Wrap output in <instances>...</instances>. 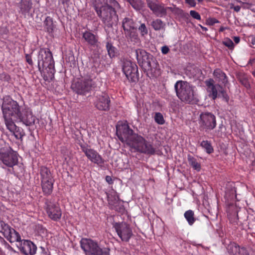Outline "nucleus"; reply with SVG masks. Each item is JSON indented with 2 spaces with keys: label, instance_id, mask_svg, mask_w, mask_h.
<instances>
[{
  "label": "nucleus",
  "instance_id": "0e129e2a",
  "mask_svg": "<svg viewBox=\"0 0 255 255\" xmlns=\"http://www.w3.org/2000/svg\"><path fill=\"white\" fill-rule=\"evenodd\" d=\"M253 74L255 77V70L253 72Z\"/></svg>",
  "mask_w": 255,
  "mask_h": 255
},
{
  "label": "nucleus",
  "instance_id": "69168bd1",
  "mask_svg": "<svg viewBox=\"0 0 255 255\" xmlns=\"http://www.w3.org/2000/svg\"><path fill=\"white\" fill-rule=\"evenodd\" d=\"M198 1V2H201L202 1H203L204 0H197Z\"/></svg>",
  "mask_w": 255,
  "mask_h": 255
},
{
  "label": "nucleus",
  "instance_id": "20e7f679",
  "mask_svg": "<svg viewBox=\"0 0 255 255\" xmlns=\"http://www.w3.org/2000/svg\"><path fill=\"white\" fill-rule=\"evenodd\" d=\"M128 144L141 153L153 154L155 151V148L151 144L146 141L142 136L137 134L133 135V138H131Z\"/></svg>",
  "mask_w": 255,
  "mask_h": 255
},
{
  "label": "nucleus",
  "instance_id": "f704fd0d",
  "mask_svg": "<svg viewBox=\"0 0 255 255\" xmlns=\"http://www.w3.org/2000/svg\"><path fill=\"white\" fill-rule=\"evenodd\" d=\"M11 228L9 225L5 224L3 221H0V232L5 237L6 235H8V233H10Z\"/></svg>",
  "mask_w": 255,
  "mask_h": 255
},
{
  "label": "nucleus",
  "instance_id": "a19ab883",
  "mask_svg": "<svg viewBox=\"0 0 255 255\" xmlns=\"http://www.w3.org/2000/svg\"><path fill=\"white\" fill-rule=\"evenodd\" d=\"M201 146L205 149L208 153H211L213 151V148L211 144L208 140H203L201 143Z\"/></svg>",
  "mask_w": 255,
  "mask_h": 255
},
{
  "label": "nucleus",
  "instance_id": "bf43d9fd",
  "mask_svg": "<svg viewBox=\"0 0 255 255\" xmlns=\"http://www.w3.org/2000/svg\"><path fill=\"white\" fill-rule=\"evenodd\" d=\"M252 44H255V37H254L252 40Z\"/></svg>",
  "mask_w": 255,
  "mask_h": 255
},
{
  "label": "nucleus",
  "instance_id": "79ce46f5",
  "mask_svg": "<svg viewBox=\"0 0 255 255\" xmlns=\"http://www.w3.org/2000/svg\"><path fill=\"white\" fill-rule=\"evenodd\" d=\"M106 47L110 57H114L116 55V48L110 42H107Z\"/></svg>",
  "mask_w": 255,
  "mask_h": 255
},
{
  "label": "nucleus",
  "instance_id": "13d9d810",
  "mask_svg": "<svg viewBox=\"0 0 255 255\" xmlns=\"http://www.w3.org/2000/svg\"><path fill=\"white\" fill-rule=\"evenodd\" d=\"M225 27H220L219 31H224L225 30Z\"/></svg>",
  "mask_w": 255,
  "mask_h": 255
},
{
  "label": "nucleus",
  "instance_id": "f257e3e1",
  "mask_svg": "<svg viewBox=\"0 0 255 255\" xmlns=\"http://www.w3.org/2000/svg\"><path fill=\"white\" fill-rule=\"evenodd\" d=\"M1 109L6 128L12 130L14 128L13 120L21 116L19 104L10 97H5L3 98Z\"/></svg>",
  "mask_w": 255,
  "mask_h": 255
},
{
  "label": "nucleus",
  "instance_id": "9d476101",
  "mask_svg": "<svg viewBox=\"0 0 255 255\" xmlns=\"http://www.w3.org/2000/svg\"><path fill=\"white\" fill-rule=\"evenodd\" d=\"M200 130H212L216 126L215 116L211 113H203L200 115L199 120Z\"/></svg>",
  "mask_w": 255,
  "mask_h": 255
},
{
  "label": "nucleus",
  "instance_id": "a211bd4d",
  "mask_svg": "<svg viewBox=\"0 0 255 255\" xmlns=\"http://www.w3.org/2000/svg\"><path fill=\"white\" fill-rule=\"evenodd\" d=\"M17 246L25 255H34L36 254L37 247L30 241L22 240Z\"/></svg>",
  "mask_w": 255,
  "mask_h": 255
},
{
  "label": "nucleus",
  "instance_id": "423d86ee",
  "mask_svg": "<svg viewBox=\"0 0 255 255\" xmlns=\"http://www.w3.org/2000/svg\"><path fill=\"white\" fill-rule=\"evenodd\" d=\"M0 158L4 164L12 167L18 162L16 152L11 150L3 141H0Z\"/></svg>",
  "mask_w": 255,
  "mask_h": 255
},
{
  "label": "nucleus",
  "instance_id": "ddd939ff",
  "mask_svg": "<svg viewBox=\"0 0 255 255\" xmlns=\"http://www.w3.org/2000/svg\"><path fill=\"white\" fill-rule=\"evenodd\" d=\"M95 82L90 78H84L77 82L73 86L76 89L77 93L84 94L92 90L94 87Z\"/></svg>",
  "mask_w": 255,
  "mask_h": 255
},
{
  "label": "nucleus",
  "instance_id": "ea45409f",
  "mask_svg": "<svg viewBox=\"0 0 255 255\" xmlns=\"http://www.w3.org/2000/svg\"><path fill=\"white\" fill-rule=\"evenodd\" d=\"M128 1L136 10H139L143 6V3L141 0H128Z\"/></svg>",
  "mask_w": 255,
  "mask_h": 255
},
{
  "label": "nucleus",
  "instance_id": "72a5a7b5",
  "mask_svg": "<svg viewBox=\"0 0 255 255\" xmlns=\"http://www.w3.org/2000/svg\"><path fill=\"white\" fill-rule=\"evenodd\" d=\"M184 216L189 225L191 226L194 223L195 218L194 217V213L193 211L189 210L186 211Z\"/></svg>",
  "mask_w": 255,
  "mask_h": 255
},
{
  "label": "nucleus",
  "instance_id": "f03ea898",
  "mask_svg": "<svg viewBox=\"0 0 255 255\" xmlns=\"http://www.w3.org/2000/svg\"><path fill=\"white\" fill-rule=\"evenodd\" d=\"M38 67L39 70L45 68L48 76H45L46 81L52 80L54 78L55 69L51 52L44 48L40 49L38 55Z\"/></svg>",
  "mask_w": 255,
  "mask_h": 255
},
{
  "label": "nucleus",
  "instance_id": "b1692460",
  "mask_svg": "<svg viewBox=\"0 0 255 255\" xmlns=\"http://www.w3.org/2000/svg\"><path fill=\"white\" fill-rule=\"evenodd\" d=\"M5 238L10 243L18 242V244L22 241L19 233L13 229L11 230L10 233H8V235H6Z\"/></svg>",
  "mask_w": 255,
  "mask_h": 255
},
{
  "label": "nucleus",
  "instance_id": "a878e982",
  "mask_svg": "<svg viewBox=\"0 0 255 255\" xmlns=\"http://www.w3.org/2000/svg\"><path fill=\"white\" fill-rule=\"evenodd\" d=\"M122 26L124 30L127 31V32L132 31V30L134 29L133 21L130 18H125L123 20Z\"/></svg>",
  "mask_w": 255,
  "mask_h": 255
},
{
  "label": "nucleus",
  "instance_id": "a18cd8bd",
  "mask_svg": "<svg viewBox=\"0 0 255 255\" xmlns=\"http://www.w3.org/2000/svg\"><path fill=\"white\" fill-rule=\"evenodd\" d=\"M138 30L141 36H143L148 33V30L144 23H142L138 27Z\"/></svg>",
  "mask_w": 255,
  "mask_h": 255
},
{
  "label": "nucleus",
  "instance_id": "49530a36",
  "mask_svg": "<svg viewBox=\"0 0 255 255\" xmlns=\"http://www.w3.org/2000/svg\"><path fill=\"white\" fill-rule=\"evenodd\" d=\"M223 43L230 49H232L234 47L233 42L229 38L225 39L223 41Z\"/></svg>",
  "mask_w": 255,
  "mask_h": 255
},
{
  "label": "nucleus",
  "instance_id": "5701e85b",
  "mask_svg": "<svg viewBox=\"0 0 255 255\" xmlns=\"http://www.w3.org/2000/svg\"><path fill=\"white\" fill-rule=\"evenodd\" d=\"M40 175L41 182L54 181L50 171L46 167H41Z\"/></svg>",
  "mask_w": 255,
  "mask_h": 255
},
{
  "label": "nucleus",
  "instance_id": "603ef678",
  "mask_svg": "<svg viewBox=\"0 0 255 255\" xmlns=\"http://www.w3.org/2000/svg\"><path fill=\"white\" fill-rule=\"evenodd\" d=\"M106 180L110 184L112 183V179L111 177L109 176H106Z\"/></svg>",
  "mask_w": 255,
  "mask_h": 255
},
{
  "label": "nucleus",
  "instance_id": "4d7b16f0",
  "mask_svg": "<svg viewBox=\"0 0 255 255\" xmlns=\"http://www.w3.org/2000/svg\"><path fill=\"white\" fill-rule=\"evenodd\" d=\"M109 1L110 2H113L114 6H116V5L118 4V2L116 1H115V0H109Z\"/></svg>",
  "mask_w": 255,
  "mask_h": 255
},
{
  "label": "nucleus",
  "instance_id": "4c0bfd02",
  "mask_svg": "<svg viewBox=\"0 0 255 255\" xmlns=\"http://www.w3.org/2000/svg\"><path fill=\"white\" fill-rule=\"evenodd\" d=\"M110 249L106 247H102L98 245L94 255H110Z\"/></svg>",
  "mask_w": 255,
  "mask_h": 255
},
{
  "label": "nucleus",
  "instance_id": "052dcab7",
  "mask_svg": "<svg viewBox=\"0 0 255 255\" xmlns=\"http://www.w3.org/2000/svg\"><path fill=\"white\" fill-rule=\"evenodd\" d=\"M241 254H243L244 255H247V251L246 250V252H241Z\"/></svg>",
  "mask_w": 255,
  "mask_h": 255
},
{
  "label": "nucleus",
  "instance_id": "e433bc0d",
  "mask_svg": "<svg viewBox=\"0 0 255 255\" xmlns=\"http://www.w3.org/2000/svg\"><path fill=\"white\" fill-rule=\"evenodd\" d=\"M151 25L155 30H160L165 26V23L160 19H156L152 21Z\"/></svg>",
  "mask_w": 255,
  "mask_h": 255
},
{
  "label": "nucleus",
  "instance_id": "0eeeda50",
  "mask_svg": "<svg viewBox=\"0 0 255 255\" xmlns=\"http://www.w3.org/2000/svg\"><path fill=\"white\" fill-rule=\"evenodd\" d=\"M207 86V90L209 93V96L213 100L217 97H221L227 102H228L229 98L223 87L219 84H215L213 79H210L205 81Z\"/></svg>",
  "mask_w": 255,
  "mask_h": 255
},
{
  "label": "nucleus",
  "instance_id": "3c124183",
  "mask_svg": "<svg viewBox=\"0 0 255 255\" xmlns=\"http://www.w3.org/2000/svg\"><path fill=\"white\" fill-rule=\"evenodd\" d=\"M26 61L28 62V63L29 64H30V65L32 64L33 62H32L31 57L29 55H28L27 54L26 55Z\"/></svg>",
  "mask_w": 255,
  "mask_h": 255
},
{
  "label": "nucleus",
  "instance_id": "6e6552de",
  "mask_svg": "<svg viewBox=\"0 0 255 255\" xmlns=\"http://www.w3.org/2000/svg\"><path fill=\"white\" fill-rule=\"evenodd\" d=\"M117 135L119 139L123 142L127 144L133 138L134 133L126 122H118L116 126Z\"/></svg>",
  "mask_w": 255,
  "mask_h": 255
},
{
  "label": "nucleus",
  "instance_id": "37998d69",
  "mask_svg": "<svg viewBox=\"0 0 255 255\" xmlns=\"http://www.w3.org/2000/svg\"><path fill=\"white\" fill-rule=\"evenodd\" d=\"M173 13L182 18L186 17L188 16L187 13L185 12L182 9L176 6L173 10Z\"/></svg>",
  "mask_w": 255,
  "mask_h": 255
},
{
  "label": "nucleus",
  "instance_id": "680f3d73",
  "mask_svg": "<svg viewBox=\"0 0 255 255\" xmlns=\"http://www.w3.org/2000/svg\"><path fill=\"white\" fill-rule=\"evenodd\" d=\"M202 28L203 29V30H206L207 29V28L206 27H203V26H201Z\"/></svg>",
  "mask_w": 255,
  "mask_h": 255
},
{
  "label": "nucleus",
  "instance_id": "09e8293b",
  "mask_svg": "<svg viewBox=\"0 0 255 255\" xmlns=\"http://www.w3.org/2000/svg\"><path fill=\"white\" fill-rule=\"evenodd\" d=\"M185 2L189 5H190L191 7H195L196 6V3L195 0H185Z\"/></svg>",
  "mask_w": 255,
  "mask_h": 255
},
{
  "label": "nucleus",
  "instance_id": "6e6d98bb",
  "mask_svg": "<svg viewBox=\"0 0 255 255\" xmlns=\"http://www.w3.org/2000/svg\"><path fill=\"white\" fill-rule=\"evenodd\" d=\"M175 7H176L175 6H174L173 7H167L166 8H167V10L169 9L171 11L173 12V10L174 9Z\"/></svg>",
  "mask_w": 255,
  "mask_h": 255
},
{
  "label": "nucleus",
  "instance_id": "c03bdc74",
  "mask_svg": "<svg viewBox=\"0 0 255 255\" xmlns=\"http://www.w3.org/2000/svg\"><path fill=\"white\" fill-rule=\"evenodd\" d=\"M154 120L159 125H163L165 123L163 115L160 113H156L154 116Z\"/></svg>",
  "mask_w": 255,
  "mask_h": 255
},
{
  "label": "nucleus",
  "instance_id": "bb28decb",
  "mask_svg": "<svg viewBox=\"0 0 255 255\" xmlns=\"http://www.w3.org/2000/svg\"><path fill=\"white\" fill-rule=\"evenodd\" d=\"M213 74L219 82H221L224 84L227 83V77L226 74L221 70L219 69H216Z\"/></svg>",
  "mask_w": 255,
  "mask_h": 255
},
{
  "label": "nucleus",
  "instance_id": "cd10ccee",
  "mask_svg": "<svg viewBox=\"0 0 255 255\" xmlns=\"http://www.w3.org/2000/svg\"><path fill=\"white\" fill-rule=\"evenodd\" d=\"M135 54L139 63H143L147 59V53L143 49H138L135 50Z\"/></svg>",
  "mask_w": 255,
  "mask_h": 255
},
{
  "label": "nucleus",
  "instance_id": "393cba45",
  "mask_svg": "<svg viewBox=\"0 0 255 255\" xmlns=\"http://www.w3.org/2000/svg\"><path fill=\"white\" fill-rule=\"evenodd\" d=\"M228 250L232 255H244L241 254V252H246V249L244 248L240 249L236 243L231 244L228 246Z\"/></svg>",
  "mask_w": 255,
  "mask_h": 255
},
{
  "label": "nucleus",
  "instance_id": "f8f14e48",
  "mask_svg": "<svg viewBox=\"0 0 255 255\" xmlns=\"http://www.w3.org/2000/svg\"><path fill=\"white\" fill-rule=\"evenodd\" d=\"M45 209L48 217L52 220L58 221L62 216V211L59 205L51 200L45 202Z\"/></svg>",
  "mask_w": 255,
  "mask_h": 255
},
{
  "label": "nucleus",
  "instance_id": "e2e57ef3",
  "mask_svg": "<svg viewBox=\"0 0 255 255\" xmlns=\"http://www.w3.org/2000/svg\"><path fill=\"white\" fill-rule=\"evenodd\" d=\"M41 255H47L45 253H42Z\"/></svg>",
  "mask_w": 255,
  "mask_h": 255
},
{
  "label": "nucleus",
  "instance_id": "8fccbe9b",
  "mask_svg": "<svg viewBox=\"0 0 255 255\" xmlns=\"http://www.w3.org/2000/svg\"><path fill=\"white\" fill-rule=\"evenodd\" d=\"M169 51V49L168 46H164L161 48V52L163 54H166Z\"/></svg>",
  "mask_w": 255,
  "mask_h": 255
},
{
  "label": "nucleus",
  "instance_id": "f3484780",
  "mask_svg": "<svg viewBox=\"0 0 255 255\" xmlns=\"http://www.w3.org/2000/svg\"><path fill=\"white\" fill-rule=\"evenodd\" d=\"M110 99L106 93L98 95L95 101V107L99 110L108 111L110 109Z\"/></svg>",
  "mask_w": 255,
  "mask_h": 255
},
{
  "label": "nucleus",
  "instance_id": "de8ad7c7",
  "mask_svg": "<svg viewBox=\"0 0 255 255\" xmlns=\"http://www.w3.org/2000/svg\"><path fill=\"white\" fill-rule=\"evenodd\" d=\"M190 15L193 17L194 18L197 19V20H200L201 19V16L200 15L198 12L197 11L192 10L190 11Z\"/></svg>",
  "mask_w": 255,
  "mask_h": 255
},
{
  "label": "nucleus",
  "instance_id": "1a4fd4ad",
  "mask_svg": "<svg viewBox=\"0 0 255 255\" xmlns=\"http://www.w3.org/2000/svg\"><path fill=\"white\" fill-rule=\"evenodd\" d=\"M122 70L127 79L131 82H136L138 80L137 66L130 60H124Z\"/></svg>",
  "mask_w": 255,
  "mask_h": 255
},
{
  "label": "nucleus",
  "instance_id": "412c9836",
  "mask_svg": "<svg viewBox=\"0 0 255 255\" xmlns=\"http://www.w3.org/2000/svg\"><path fill=\"white\" fill-rule=\"evenodd\" d=\"M109 204L111 208L119 211V198L116 192L112 193L107 195Z\"/></svg>",
  "mask_w": 255,
  "mask_h": 255
},
{
  "label": "nucleus",
  "instance_id": "5fc2aeb1",
  "mask_svg": "<svg viewBox=\"0 0 255 255\" xmlns=\"http://www.w3.org/2000/svg\"><path fill=\"white\" fill-rule=\"evenodd\" d=\"M234 41L236 43H238L240 42V38L239 37H234Z\"/></svg>",
  "mask_w": 255,
  "mask_h": 255
},
{
  "label": "nucleus",
  "instance_id": "864d4df0",
  "mask_svg": "<svg viewBox=\"0 0 255 255\" xmlns=\"http://www.w3.org/2000/svg\"><path fill=\"white\" fill-rule=\"evenodd\" d=\"M234 9L235 11L238 12L240 10L241 7L239 5H236V6H234Z\"/></svg>",
  "mask_w": 255,
  "mask_h": 255
},
{
  "label": "nucleus",
  "instance_id": "4be33fe9",
  "mask_svg": "<svg viewBox=\"0 0 255 255\" xmlns=\"http://www.w3.org/2000/svg\"><path fill=\"white\" fill-rule=\"evenodd\" d=\"M40 175L41 182L54 181L50 171L46 167H41Z\"/></svg>",
  "mask_w": 255,
  "mask_h": 255
},
{
  "label": "nucleus",
  "instance_id": "2eb2a0df",
  "mask_svg": "<svg viewBox=\"0 0 255 255\" xmlns=\"http://www.w3.org/2000/svg\"><path fill=\"white\" fill-rule=\"evenodd\" d=\"M80 245L86 255H94L99 245L91 239L83 238L80 241Z\"/></svg>",
  "mask_w": 255,
  "mask_h": 255
},
{
  "label": "nucleus",
  "instance_id": "58836bf2",
  "mask_svg": "<svg viewBox=\"0 0 255 255\" xmlns=\"http://www.w3.org/2000/svg\"><path fill=\"white\" fill-rule=\"evenodd\" d=\"M44 25L48 32H52L53 31L54 26L51 18L49 16L47 17L44 21Z\"/></svg>",
  "mask_w": 255,
  "mask_h": 255
},
{
  "label": "nucleus",
  "instance_id": "9b49d317",
  "mask_svg": "<svg viewBox=\"0 0 255 255\" xmlns=\"http://www.w3.org/2000/svg\"><path fill=\"white\" fill-rule=\"evenodd\" d=\"M114 227L123 242H128L133 235L130 225L126 222L116 223Z\"/></svg>",
  "mask_w": 255,
  "mask_h": 255
},
{
  "label": "nucleus",
  "instance_id": "4468645a",
  "mask_svg": "<svg viewBox=\"0 0 255 255\" xmlns=\"http://www.w3.org/2000/svg\"><path fill=\"white\" fill-rule=\"evenodd\" d=\"M148 7L157 16L161 17L167 13V8L162 4L160 3L158 0H146Z\"/></svg>",
  "mask_w": 255,
  "mask_h": 255
},
{
  "label": "nucleus",
  "instance_id": "dca6fc26",
  "mask_svg": "<svg viewBox=\"0 0 255 255\" xmlns=\"http://www.w3.org/2000/svg\"><path fill=\"white\" fill-rule=\"evenodd\" d=\"M82 150L92 162L99 165H101L104 163V160L102 156L94 149L88 148L86 146H82Z\"/></svg>",
  "mask_w": 255,
  "mask_h": 255
},
{
  "label": "nucleus",
  "instance_id": "39448f33",
  "mask_svg": "<svg viewBox=\"0 0 255 255\" xmlns=\"http://www.w3.org/2000/svg\"><path fill=\"white\" fill-rule=\"evenodd\" d=\"M99 16L108 27H112L118 21V17L115 9L109 5L102 6L99 9H96Z\"/></svg>",
  "mask_w": 255,
  "mask_h": 255
},
{
  "label": "nucleus",
  "instance_id": "7c9ffc66",
  "mask_svg": "<svg viewBox=\"0 0 255 255\" xmlns=\"http://www.w3.org/2000/svg\"><path fill=\"white\" fill-rule=\"evenodd\" d=\"M188 161L189 162V164L190 166L192 167V168L198 171H199L201 169V165L197 161V160L196 158L194 157L193 156L188 155L187 157Z\"/></svg>",
  "mask_w": 255,
  "mask_h": 255
},
{
  "label": "nucleus",
  "instance_id": "c756f323",
  "mask_svg": "<svg viewBox=\"0 0 255 255\" xmlns=\"http://www.w3.org/2000/svg\"><path fill=\"white\" fill-rule=\"evenodd\" d=\"M54 181L41 182L42 190L45 194L50 195L53 190Z\"/></svg>",
  "mask_w": 255,
  "mask_h": 255
},
{
  "label": "nucleus",
  "instance_id": "c9c22d12",
  "mask_svg": "<svg viewBox=\"0 0 255 255\" xmlns=\"http://www.w3.org/2000/svg\"><path fill=\"white\" fill-rule=\"evenodd\" d=\"M1 246L3 248L4 253L7 255H12L16 253L13 249L4 240L1 241Z\"/></svg>",
  "mask_w": 255,
  "mask_h": 255
},
{
  "label": "nucleus",
  "instance_id": "c85d7f7f",
  "mask_svg": "<svg viewBox=\"0 0 255 255\" xmlns=\"http://www.w3.org/2000/svg\"><path fill=\"white\" fill-rule=\"evenodd\" d=\"M22 13L28 12L32 7L31 0H21L19 5Z\"/></svg>",
  "mask_w": 255,
  "mask_h": 255
},
{
  "label": "nucleus",
  "instance_id": "7ed1b4c3",
  "mask_svg": "<svg viewBox=\"0 0 255 255\" xmlns=\"http://www.w3.org/2000/svg\"><path fill=\"white\" fill-rule=\"evenodd\" d=\"M177 97L187 103H194L197 101L194 87L188 83L182 81H177L174 85Z\"/></svg>",
  "mask_w": 255,
  "mask_h": 255
},
{
  "label": "nucleus",
  "instance_id": "2f4dec72",
  "mask_svg": "<svg viewBox=\"0 0 255 255\" xmlns=\"http://www.w3.org/2000/svg\"><path fill=\"white\" fill-rule=\"evenodd\" d=\"M126 34L127 35L128 39L133 42V44L138 45L140 43V39L138 34L135 31L132 30L128 32Z\"/></svg>",
  "mask_w": 255,
  "mask_h": 255
},
{
  "label": "nucleus",
  "instance_id": "6ab92c4d",
  "mask_svg": "<svg viewBox=\"0 0 255 255\" xmlns=\"http://www.w3.org/2000/svg\"><path fill=\"white\" fill-rule=\"evenodd\" d=\"M82 38L89 45L98 47L99 44L98 37L89 31H86L82 34Z\"/></svg>",
  "mask_w": 255,
  "mask_h": 255
},
{
  "label": "nucleus",
  "instance_id": "473e14b6",
  "mask_svg": "<svg viewBox=\"0 0 255 255\" xmlns=\"http://www.w3.org/2000/svg\"><path fill=\"white\" fill-rule=\"evenodd\" d=\"M7 128L14 135L16 139H21L24 135L23 130L22 129L17 128L15 124L14 128L12 130H11L8 128Z\"/></svg>",
  "mask_w": 255,
  "mask_h": 255
},
{
  "label": "nucleus",
  "instance_id": "aec40b11",
  "mask_svg": "<svg viewBox=\"0 0 255 255\" xmlns=\"http://www.w3.org/2000/svg\"><path fill=\"white\" fill-rule=\"evenodd\" d=\"M23 110L20 112V117H18L19 119L26 126H31L34 124L35 117L33 116L31 111L28 110H26L25 113L23 115Z\"/></svg>",
  "mask_w": 255,
  "mask_h": 255
},
{
  "label": "nucleus",
  "instance_id": "338daca9",
  "mask_svg": "<svg viewBox=\"0 0 255 255\" xmlns=\"http://www.w3.org/2000/svg\"><path fill=\"white\" fill-rule=\"evenodd\" d=\"M128 1V0H127Z\"/></svg>",
  "mask_w": 255,
  "mask_h": 255
}]
</instances>
